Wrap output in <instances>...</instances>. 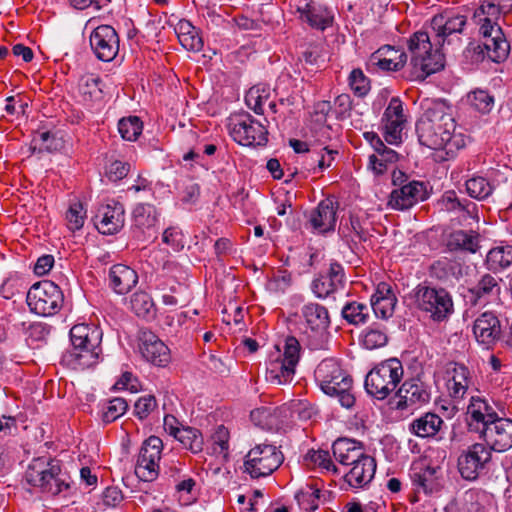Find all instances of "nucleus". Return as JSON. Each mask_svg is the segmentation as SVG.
I'll return each mask as SVG.
<instances>
[{
  "instance_id": "nucleus-19",
  "label": "nucleus",
  "mask_w": 512,
  "mask_h": 512,
  "mask_svg": "<svg viewBox=\"0 0 512 512\" xmlns=\"http://www.w3.org/2000/svg\"><path fill=\"white\" fill-rule=\"evenodd\" d=\"M300 318L306 332L314 336H323L330 327L331 319L328 309L319 303H305L300 309Z\"/></svg>"
},
{
  "instance_id": "nucleus-51",
  "label": "nucleus",
  "mask_w": 512,
  "mask_h": 512,
  "mask_svg": "<svg viewBox=\"0 0 512 512\" xmlns=\"http://www.w3.org/2000/svg\"><path fill=\"white\" fill-rule=\"evenodd\" d=\"M348 82L351 90L358 97H364L370 91V80L359 68L353 69L350 72Z\"/></svg>"
},
{
  "instance_id": "nucleus-61",
  "label": "nucleus",
  "mask_w": 512,
  "mask_h": 512,
  "mask_svg": "<svg viewBox=\"0 0 512 512\" xmlns=\"http://www.w3.org/2000/svg\"><path fill=\"white\" fill-rule=\"evenodd\" d=\"M181 231L176 227H168L162 235V241L174 251H180L184 247Z\"/></svg>"
},
{
  "instance_id": "nucleus-31",
  "label": "nucleus",
  "mask_w": 512,
  "mask_h": 512,
  "mask_svg": "<svg viewBox=\"0 0 512 512\" xmlns=\"http://www.w3.org/2000/svg\"><path fill=\"white\" fill-rule=\"evenodd\" d=\"M335 460L341 465L347 461H356L367 454L364 445L354 439L338 438L332 445Z\"/></svg>"
},
{
  "instance_id": "nucleus-11",
  "label": "nucleus",
  "mask_w": 512,
  "mask_h": 512,
  "mask_svg": "<svg viewBox=\"0 0 512 512\" xmlns=\"http://www.w3.org/2000/svg\"><path fill=\"white\" fill-rule=\"evenodd\" d=\"M162 450L163 442L157 436H150L143 442L135 466L140 480L151 482L158 477Z\"/></svg>"
},
{
  "instance_id": "nucleus-18",
  "label": "nucleus",
  "mask_w": 512,
  "mask_h": 512,
  "mask_svg": "<svg viewBox=\"0 0 512 512\" xmlns=\"http://www.w3.org/2000/svg\"><path fill=\"white\" fill-rule=\"evenodd\" d=\"M95 221L96 228L102 234L113 235L119 232L125 223L124 206L116 201L101 205Z\"/></svg>"
},
{
  "instance_id": "nucleus-9",
  "label": "nucleus",
  "mask_w": 512,
  "mask_h": 512,
  "mask_svg": "<svg viewBox=\"0 0 512 512\" xmlns=\"http://www.w3.org/2000/svg\"><path fill=\"white\" fill-rule=\"evenodd\" d=\"M230 135L244 146H264L268 142L266 127L250 114L234 115L230 119Z\"/></svg>"
},
{
  "instance_id": "nucleus-64",
  "label": "nucleus",
  "mask_w": 512,
  "mask_h": 512,
  "mask_svg": "<svg viewBox=\"0 0 512 512\" xmlns=\"http://www.w3.org/2000/svg\"><path fill=\"white\" fill-rule=\"evenodd\" d=\"M124 499L122 491L115 486L107 487L102 494L103 505L117 507Z\"/></svg>"
},
{
  "instance_id": "nucleus-13",
  "label": "nucleus",
  "mask_w": 512,
  "mask_h": 512,
  "mask_svg": "<svg viewBox=\"0 0 512 512\" xmlns=\"http://www.w3.org/2000/svg\"><path fill=\"white\" fill-rule=\"evenodd\" d=\"M95 56L104 62L112 61L119 52V36L110 25L96 27L89 38Z\"/></svg>"
},
{
  "instance_id": "nucleus-28",
  "label": "nucleus",
  "mask_w": 512,
  "mask_h": 512,
  "mask_svg": "<svg viewBox=\"0 0 512 512\" xmlns=\"http://www.w3.org/2000/svg\"><path fill=\"white\" fill-rule=\"evenodd\" d=\"M396 302L391 286L382 282L378 284L376 293L371 297L370 310L374 311L376 317L388 319L394 313Z\"/></svg>"
},
{
  "instance_id": "nucleus-40",
  "label": "nucleus",
  "mask_w": 512,
  "mask_h": 512,
  "mask_svg": "<svg viewBox=\"0 0 512 512\" xmlns=\"http://www.w3.org/2000/svg\"><path fill=\"white\" fill-rule=\"evenodd\" d=\"M304 463L310 468H319L334 474L338 473V468L332 462L329 452L325 450H309L304 457Z\"/></svg>"
},
{
  "instance_id": "nucleus-43",
  "label": "nucleus",
  "mask_w": 512,
  "mask_h": 512,
  "mask_svg": "<svg viewBox=\"0 0 512 512\" xmlns=\"http://www.w3.org/2000/svg\"><path fill=\"white\" fill-rule=\"evenodd\" d=\"M131 308L138 317L152 318L155 314V305L152 297L143 291L136 292L131 297Z\"/></svg>"
},
{
  "instance_id": "nucleus-12",
  "label": "nucleus",
  "mask_w": 512,
  "mask_h": 512,
  "mask_svg": "<svg viewBox=\"0 0 512 512\" xmlns=\"http://www.w3.org/2000/svg\"><path fill=\"white\" fill-rule=\"evenodd\" d=\"M490 460V449L485 444L475 443L459 456V473L463 479L474 481L479 477Z\"/></svg>"
},
{
  "instance_id": "nucleus-62",
  "label": "nucleus",
  "mask_w": 512,
  "mask_h": 512,
  "mask_svg": "<svg viewBox=\"0 0 512 512\" xmlns=\"http://www.w3.org/2000/svg\"><path fill=\"white\" fill-rule=\"evenodd\" d=\"M33 143L38 144L40 150L47 151L55 150L58 146L55 135L50 131H38L33 138Z\"/></svg>"
},
{
  "instance_id": "nucleus-32",
  "label": "nucleus",
  "mask_w": 512,
  "mask_h": 512,
  "mask_svg": "<svg viewBox=\"0 0 512 512\" xmlns=\"http://www.w3.org/2000/svg\"><path fill=\"white\" fill-rule=\"evenodd\" d=\"M443 425L444 421L439 415L427 412L415 418L410 423L409 430L420 438H436Z\"/></svg>"
},
{
  "instance_id": "nucleus-54",
  "label": "nucleus",
  "mask_w": 512,
  "mask_h": 512,
  "mask_svg": "<svg viewBox=\"0 0 512 512\" xmlns=\"http://www.w3.org/2000/svg\"><path fill=\"white\" fill-rule=\"evenodd\" d=\"M382 122H393V123H406V117L404 115L403 103L399 97H392L388 106L386 107Z\"/></svg>"
},
{
  "instance_id": "nucleus-47",
  "label": "nucleus",
  "mask_w": 512,
  "mask_h": 512,
  "mask_svg": "<svg viewBox=\"0 0 512 512\" xmlns=\"http://www.w3.org/2000/svg\"><path fill=\"white\" fill-rule=\"evenodd\" d=\"M320 493L319 488L314 487L312 484H307L296 493L295 498L303 510L313 511L318 508Z\"/></svg>"
},
{
  "instance_id": "nucleus-25",
  "label": "nucleus",
  "mask_w": 512,
  "mask_h": 512,
  "mask_svg": "<svg viewBox=\"0 0 512 512\" xmlns=\"http://www.w3.org/2000/svg\"><path fill=\"white\" fill-rule=\"evenodd\" d=\"M440 467L427 465L424 461L414 462L410 468V479L415 493H431L436 485Z\"/></svg>"
},
{
  "instance_id": "nucleus-49",
  "label": "nucleus",
  "mask_w": 512,
  "mask_h": 512,
  "mask_svg": "<svg viewBox=\"0 0 512 512\" xmlns=\"http://www.w3.org/2000/svg\"><path fill=\"white\" fill-rule=\"evenodd\" d=\"M128 403L124 398L116 397L107 401L102 408V420L111 423L126 413Z\"/></svg>"
},
{
  "instance_id": "nucleus-35",
  "label": "nucleus",
  "mask_w": 512,
  "mask_h": 512,
  "mask_svg": "<svg viewBox=\"0 0 512 512\" xmlns=\"http://www.w3.org/2000/svg\"><path fill=\"white\" fill-rule=\"evenodd\" d=\"M447 247L450 251L475 253L479 248V234L474 231L456 230L450 234Z\"/></svg>"
},
{
  "instance_id": "nucleus-3",
  "label": "nucleus",
  "mask_w": 512,
  "mask_h": 512,
  "mask_svg": "<svg viewBox=\"0 0 512 512\" xmlns=\"http://www.w3.org/2000/svg\"><path fill=\"white\" fill-rule=\"evenodd\" d=\"M314 376L324 394L338 398L344 408L349 409L354 406L353 379L337 360L333 358L322 360L316 367Z\"/></svg>"
},
{
  "instance_id": "nucleus-15",
  "label": "nucleus",
  "mask_w": 512,
  "mask_h": 512,
  "mask_svg": "<svg viewBox=\"0 0 512 512\" xmlns=\"http://www.w3.org/2000/svg\"><path fill=\"white\" fill-rule=\"evenodd\" d=\"M481 434L490 452H505L512 447V420L498 417Z\"/></svg>"
},
{
  "instance_id": "nucleus-2",
  "label": "nucleus",
  "mask_w": 512,
  "mask_h": 512,
  "mask_svg": "<svg viewBox=\"0 0 512 512\" xmlns=\"http://www.w3.org/2000/svg\"><path fill=\"white\" fill-rule=\"evenodd\" d=\"M455 128L452 108L442 100L427 102L423 114L416 122L419 143L433 150L446 148Z\"/></svg>"
},
{
  "instance_id": "nucleus-26",
  "label": "nucleus",
  "mask_w": 512,
  "mask_h": 512,
  "mask_svg": "<svg viewBox=\"0 0 512 512\" xmlns=\"http://www.w3.org/2000/svg\"><path fill=\"white\" fill-rule=\"evenodd\" d=\"M158 217L159 213L152 204L140 203L134 208V227L142 233L144 239H155L157 237Z\"/></svg>"
},
{
  "instance_id": "nucleus-23",
  "label": "nucleus",
  "mask_w": 512,
  "mask_h": 512,
  "mask_svg": "<svg viewBox=\"0 0 512 512\" xmlns=\"http://www.w3.org/2000/svg\"><path fill=\"white\" fill-rule=\"evenodd\" d=\"M338 203L332 198H325L310 213L309 223L318 233L333 231L337 222Z\"/></svg>"
},
{
  "instance_id": "nucleus-60",
  "label": "nucleus",
  "mask_w": 512,
  "mask_h": 512,
  "mask_svg": "<svg viewBox=\"0 0 512 512\" xmlns=\"http://www.w3.org/2000/svg\"><path fill=\"white\" fill-rule=\"evenodd\" d=\"M129 170L130 164L128 162L115 160L108 165L106 169V175L109 178V180L117 182L126 177L129 173Z\"/></svg>"
},
{
  "instance_id": "nucleus-55",
  "label": "nucleus",
  "mask_w": 512,
  "mask_h": 512,
  "mask_svg": "<svg viewBox=\"0 0 512 512\" xmlns=\"http://www.w3.org/2000/svg\"><path fill=\"white\" fill-rule=\"evenodd\" d=\"M388 336L384 330L379 328H370L365 331L362 338V344L369 350L381 348L387 344Z\"/></svg>"
},
{
  "instance_id": "nucleus-53",
  "label": "nucleus",
  "mask_w": 512,
  "mask_h": 512,
  "mask_svg": "<svg viewBox=\"0 0 512 512\" xmlns=\"http://www.w3.org/2000/svg\"><path fill=\"white\" fill-rule=\"evenodd\" d=\"M382 122H393V123H406V117L404 115L403 103L399 97H392L388 106L386 107Z\"/></svg>"
},
{
  "instance_id": "nucleus-21",
  "label": "nucleus",
  "mask_w": 512,
  "mask_h": 512,
  "mask_svg": "<svg viewBox=\"0 0 512 512\" xmlns=\"http://www.w3.org/2000/svg\"><path fill=\"white\" fill-rule=\"evenodd\" d=\"M498 414L486 399L472 396L467 407V422L471 430L482 432L498 418Z\"/></svg>"
},
{
  "instance_id": "nucleus-41",
  "label": "nucleus",
  "mask_w": 512,
  "mask_h": 512,
  "mask_svg": "<svg viewBox=\"0 0 512 512\" xmlns=\"http://www.w3.org/2000/svg\"><path fill=\"white\" fill-rule=\"evenodd\" d=\"M512 263V246L491 249L486 256V264L492 271H499Z\"/></svg>"
},
{
  "instance_id": "nucleus-24",
  "label": "nucleus",
  "mask_w": 512,
  "mask_h": 512,
  "mask_svg": "<svg viewBox=\"0 0 512 512\" xmlns=\"http://www.w3.org/2000/svg\"><path fill=\"white\" fill-rule=\"evenodd\" d=\"M399 402L397 407L406 409L412 406H421L430 401L431 393L427 386L415 379L406 380L397 390Z\"/></svg>"
},
{
  "instance_id": "nucleus-8",
  "label": "nucleus",
  "mask_w": 512,
  "mask_h": 512,
  "mask_svg": "<svg viewBox=\"0 0 512 512\" xmlns=\"http://www.w3.org/2000/svg\"><path fill=\"white\" fill-rule=\"evenodd\" d=\"M282 452L271 444H258L251 448L245 456L244 472L252 479L267 477L283 463Z\"/></svg>"
},
{
  "instance_id": "nucleus-44",
  "label": "nucleus",
  "mask_w": 512,
  "mask_h": 512,
  "mask_svg": "<svg viewBox=\"0 0 512 512\" xmlns=\"http://www.w3.org/2000/svg\"><path fill=\"white\" fill-rule=\"evenodd\" d=\"M484 46L488 56L494 62L499 63L504 61L509 55L510 45L503 32L501 35H498V37L487 39V41L484 42Z\"/></svg>"
},
{
  "instance_id": "nucleus-37",
  "label": "nucleus",
  "mask_w": 512,
  "mask_h": 512,
  "mask_svg": "<svg viewBox=\"0 0 512 512\" xmlns=\"http://www.w3.org/2000/svg\"><path fill=\"white\" fill-rule=\"evenodd\" d=\"M342 317L351 325L366 324L370 318V306L365 303L347 302L341 311Z\"/></svg>"
},
{
  "instance_id": "nucleus-38",
  "label": "nucleus",
  "mask_w": 512,
  "mask_h": 512,
  "mask_svg": "<svg viewBox=\"0 0 512 512\" xmlns=\"http://www.w3.org/2000/svg\"><path fill=\"white\" fill-rule=\"evenodd\" d=\"M302 17L314 28L324 30L332 21L330 12L313 3L307 4L306 8L302 11Z\"/></svg>"
},
{
  "instance_id": "nucleus-42",
  "label": "nucleus",
  "mask_w": 512,
  "mask_h": 512,
  "mask_svg": "<svg viewBox=\"0 0 512 512\" xmlns=\"http://www.w3.org/2000/svg\"><path fill=\"white\" fill-rule=\"evenodd\" d=\"M466 192L476 200L487 199L494 190V186L482 176H473L465 182Z\"/></svg>"
},
{
  "instance_id": "nucleus-57",
  "label": "nucleus",
  "mask_w": 512,
  "mask_h": 512,
  "mask_svg": "<svg viewBox=\"0 0 512 512\" xmlns=\"http://www.w3.org/2000/svg\"><path fill=\"white\" fill-rule=\"evenodd\" d=\"M459 265L446 258L434 262L431 266V273L440 280H446L450 274H455V270Z\"/></svg>"
},
{
  "instance_id": "nucleus-59",
  "label": "nucleus",
  "mask_w": 512,
  "mask_h": 512,
  "mask_svg": "<svg viewBox=\"0 0 512 512\" xmlns=\"http://www.w3.org/2000/svg\"><path fill=\"white\" fill-rule=\"evenodd\" d=\"M157 407V401L153 395L140 397L134 405V413L139 419H145Z\"/></svg>"
},
{
  "instance_id": "nucleus-17",
  "label": "nucleus",
  "mask_w": 512,
  "mask_h": 512,
  "mask_svg": "<svg viewBox=\"0 0 512 512\" xmlns=\"http://www.w3.org/2000/svg\"><path fill=\"white\" fill-rule=\"evenodd\" d=\"M345 284L343 266L338 262H331L327 272L320 273L311 283L312 292L316 297L325 299L342 289Z\"/></svg>"
},
{
  "instance_id": "nucleus-34",
  "label": "nucleus",
  "mask_w": 512,
  "mask_h": 512,
  "mask_svg": "<svg viewBox=\"0 0 512 512\" xmlns=\"http://www.w3.org/2000/svg\"><path fill=\"white\" fill-rule=\"evenodd\" d=\"M441 206L444 210L449 212L461 213L463 217L478 218L477 205L465 198L460 199L457 193L453 190L446 191L441 199Z\"/></svg>"
},
{
  "instance_id": "nucleus-63",
  "label": "nucleus",
  "mask_w": 512,
  "mask_h": 512,
  "mask_svg": "<svg viewBox=\"0 0 512 512\" xmlns=\"http://www.w3.org/2000/svg\"><path fill=\"white\" fill-rule=\"evenodd\" d=\"M179 42L188 51L199 52L203 48V40L196 27L195 33L189 32L188 35L180 37Z\"/></svg>"
},
{
  "instance_id": "nucleus-6",
  "label": "nucleus",
  "mask_w": 512,
  "mask_h": 512,
  "mask_svg": "<svg viewBox=\"0 0 512 512\" xmlns=\"http://www.w3.org/2000/svg\"><path fill=\"white\" fill-rule=\"evenodd\" d=\"M414 297L417 308L429 314L433 321H444L454 311L452 296L442 287L421 283L415 288Z\"/></svg>"
},
{
  "instance_id": "nucleus-45",
  "label": "nucleus",
  "mask_w": 512,
  "mask_h": 512,
  "mask_svg": "<svg viewBox=\"0 0 512 512\" xmlns=\"http://www.w3.org/2000/svg\"><path fill=\"white\" fill-rule=\"evenodd\" d=\"M469 105L482 114H488L494 107V96L487 90L475 89L467 94Z\"/></svg>"
},
{
  "instance_id": "nucleus-5",
  "label": "nucleus",
  "mask_w": 512,
  "mask_h": 512,
  "mask_svg": "<svg viewBox=\"0 0 512 512\" xmlns=\"http://www.w3.org/2000/svg\"><path fill=\"white\" fill-rule=\"evenodd\" d=\"M403 374L401 361L397 358H390L368 372L365 378V389L371 396L383 400L396 391Z\"/></svg>"
},
{
  "instance_id": "nucleus-4",
  "label": "nucleus",
  "mask_w": 512,
  "mask_h": 512,
  "mask_svg": "<svg viewBox=\"0 0 512 512\" xmlns=\"http://www.w3.org/2000/svg\"><path fill=\"white\" fill-rule=\"evenodd\" d=\"M25 479L29 485L52 496H67L70 490L69 477L62 473L58 462L43 457L32 460L25 472Z\"/></svg>"
},
{
  "instance_id": "nucleus-58",
  "label": "nucleus",
  "mask_w": 512,
  "mask_h": 512,
  "mask_svg": "<svg viewBox=\"0 0 512 512\" xmlns=\"http://www.w3.org/2000/svg\"><path fill=\"white\" fill-rule=\"evenodd\" d=\"M383 136L385 141L391 145H398L402 142V132L405 124L382 122Z\"/></svg>"
},
{
  "instance_id": "nucleus-29",
  "label": "nucleus",
  "mask_w": 512,
  "mask_h": 512,
  "mask_svg": "<svg viewBox=\"0 0 512 512\" xmlns=\"http://www.w3.org/2000/svg\"><path fill=\"white\" fill-rule=\"evenodd\" d=\"M137 282L138 275L131 267L124 264H116L110 268L109 284L117 294H127Z\"/></svg>"
},
{
  "instance_id": "nucleus-56",
  "label": "nucleus",
  "mask_w": 512,
  "mask_h": 512,
  "mask_svg": "<svg viewBox=\"0 0 512 512\" xmlns=\"http://www.w3.org/2000/svg\"><path fill=\"white\" fill-rule=\"evenodd\" d=\"M299 353V341L293 336L287 337L284 344V353L281 355V360L285 361V363L290 366L296 367L299 361Z\"/></svg>"
},
{
  "instance_id": "nucleus-46",
  "label": "nucleus",
  "mask_w": 512,
  "mask_h": 512,
  "mask_svg": "<svg viewBox=\"0 0 512 512\" xmlns=\"http://www.w3.org/2000/svg\"><path fill=\"white\" fill-rule=\"evenodd\" d=\"M101 79L94 75L83 76L79 81V92L86 101H94L101 98Z\"/></svg>"
},
{
  "instance_id": "nucleus-52",
  "label": "nucleus",
  "mask_w": 512,
  "mask_h": 512,
  "mask_svg": "<svg viewBox=\"0 0 512 512\" xmlns=\"http://www.w3.org/2000/svg\"><path fill=\"white\" fill-rule=\"evenodd\" d=\"M499 290L497 280L489 274L484 275L479 282L470 289L471 293L475 295L477 299L496 294Z\"/></svg>"
},
{
  "instance_id": "nucleus-50",
  "label": "nucleus",
  "mask_w": 512,
  "mask_h": 512,
  "mask_svg": "<svg viewBox=\"0 0 512 512\" xmlns=\"http://www.w3.org/2000/svg\"><path fill=\"white\" fill-rule=\"evenodd\" d=\"M143 124L139 117L130 116L123 118L118 123V131L121 137L127 141H135L142 133Z\"/></svg>"
},
{
  "instance_id": "nucleus-14",
  "label": "nucleus",
  "mask_w": 512,
  "mask_h": 512,
  "mask_svg": "<svg viewBox=\"0 0 512 512\" xmlns=\"http://www.w3.org/2000/svg\"><path fill=\"white\" fill-rule=\"evenodd\" d=\"M139 351L147 361L159 367H165L171 360L167 345L152 331L139 332Z\"/></svg>"
},
{
  "instance_id": "nucleus-20",
  "label": "nucleus",
  "mask_w": 512,
  "mask_h": 512,
  "mask_svg": "<svg viewBox=\"0 0 512 512\" xmlns=\"http://www.w3.org/2000/svg\"><path fill=\"white\" fill-rule=\"evenodd\" d=\"M407 62V55L401 49L391 45H384L373 52L368 60V67L373 70L399 71Z\"/></svg>"
},
{
  "instance_id": "nucleus-16",
  "label": "nucleus",
  "mask_w": 512,
  "mask_h": 512,
  "mask_svg": "<svg viewBox=\"0 0 512 512\" xmlns=\"http://www.w3.org/2000/svg\"><path fill=\"white\" fill-rule=\"evenodd\" d=\"M447 382L446 387L449 396L454 402L464 399L469 388L473 385V378L470 370L463 364L449 362L445 370Z\"/></svg>"
},
{
  "instance_id": "nucleus-39",
  "label": "nucleus",
  "mask_w": 512,
  "mask_h": 512,
  "mask_svg": "<svg viewBox=\"0 0 512 512\" xmlns=\"http://www.w3.org/2000/svg\"><path fill=\"white\" fill-rule=\"evenodd\" d=\"M175 438L183 445L184 448L192 453H199L203 450L204 440L201 432L193 427L181 426L180 431Z\"/></svg>"
},
{
  "instance_id": "nucleus-30",
  "label": "nucleus",
  "mask_w": 512,
  "mask_h": 512,
  "mask_svg": "<svg viewBox=\"0 0 512 512\" xmlns=\"http://www.w3.org/2000/svg\"><path fill=\"white\" fill-rule=\"evenodd\" d=\"M102 353L100 346L97 347H74L67 351L63 360L73 369H86L98 363Z\"/></svg>"
},
{
  "instance_id": "nucleus-33",
  "label": "nucleus",
  "mask_w": 512,
  "mask_h": 512,
  "mask_svg": "<svg viewBox=\"0 0 512 512\" xmlns=\"http://www.w3.org/2000/svg\"><path fill=\"white\" fill-rule=\"evenodd\" d=\"M70 340L74 347H97L102 341V332L96 326L74 325L70 330Z\"/></svg>"
},
{
  "instance_id": "nucleus-27",
  "label": "nucleus",
  "mask_w": 512,
  "mask_h": 512,
  "mask_svg": "<svg viewBox=\"0 0 512 512\" xmlns=\"http://www.w3.org/2000/svg\"><path fill=\"white\" fill-rule=\"evenodd\" d=\"M359 461L344 475L345 481L353 488H361L370 483L376 472V461L368 453Z\"/></svg>"
},
{
  "instance_id": "nucleus-10",
  "label": "nucleus",
  "mask_w": 512,
  "mask_h": 512,
  "mask_svg": "<svg viewBox=\"0 0 512 512\" xmlns=\"http://www.w3.org/2000/svg\"><path fill=\"white\" fill-rule=\"evenodd\" d=\"M404 176L402 172H399V176L394 174L393 183L399 185V188L390 193L388 200L389 207L400 211L410 209L417 203L425 201L429 196L423 182L413 180L403 184Z\"/></svg>"
},
{
  "instance_id": "nucleus-36",
  "label": "nucleus",
  "mask_w": 512,
  "mask_h": 512,
  "mask_svg": "<svg viewBox=\"0 0 512 512\" xmlns=\"http://www.w3.org/2000/svg\"><path fill=\"white\" fill-rule=\"evenodd\" d=\"M295 366H290L281 360L279 354L277 358L271 359L267 367L268 379L276 384H285L293 379Z\"/></svg>"
},
{
  "instance_id": "nucleus-48",
  "label": "nucleus",
  "mask_w": 512,
  "mask_h": 512,
  "mask_svg": "<svg viewBox=\"0 0 512 512\" xmlns=\"http://www.w3.org/2000/svg\"><path fill=\"white\" fill-rule=\"evenodd\" d=\"M86 219V209L80 201H73L70 203L68 210L65 214L67 228L71 232L80 230Z\"/></svg>"
},
{
  "instance_id": "nucleus-1",
  "label": "nucleus",
  "mask_w": 512,
  "mask_h": 512,
  "mask_svg": "<svg viewBox=\"0 0 512 512\" xmlns=\"http://www.w3.org/2000/svg\"><path fill=\"white\" fill-rule=\"evenodd\" d=\"M465 25L466 17L463 15L447 18L438 14L431 19L434 43L425 31H417L410 37L408 48L411 52L413 79L423 81L444 68V53L441 49L446 39L454 33H461Z\"/></svg>"
},
{
  "instance_id": "nucleus-7",
  "label": "nucleus",
  "mask_w": 512,
  "mask_h": 512,
  "mask_svg": "<svg viewBox=\"0 0 512 512\" xmlns=\"http://www.w3.org/2000/svg\"><path fill=\"white\" fill-rule=\"evenodd\" d=\"M26 301L33 313L46 317L60 311L64 303V295L54 282L43 280L30 287Z\"/></svg>"
},
{
  "instance_id": "nucleus-22",
  "label": "nucleus",
  "mask_w": 512,
  "mask_h": 512,
  "mask_svg": "<svg viewBox=\"0 0 512 512\" xmlns=\"http://www.w3.org/2000/svg\"><path fill=\"white\" fill-rule=\"evenodd\" d=\"M473 333L480 344L490 347L500 339V320L493 312L486 311L475 319Z\"/></svg>"
}]
</instances>
